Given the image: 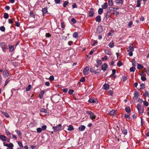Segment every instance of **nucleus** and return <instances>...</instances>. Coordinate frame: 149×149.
<instances>
[{"instance_id":"obj_36","label":"nucleus","mask_w":149,"mask_h":149,"mask_svg":"<svg viewBox=\"0 0 149 149\" xmlns=\"http://www.w3.org/2000/svg\"><path fill=\"white\" fill-rule=\"evenodd\" d=\"M9 15L7 13H4L3 17L5 19H7L8 18Z\"/></svg>"},{"instance_id":"obj_16","label":"nucleus","mask_w":149,"mask_h":149,"mask_svg":"<svg viewBox=\"0 0 149 149\" xmlns=\"http://www.w3.org/2000/svg\"><path fill=\"white\" fill-rule=\"evenodd\" d=\"M96 21L98 22H100L101 21V17L100 15L97 16L95 19Z\"/></svg>"},{"instance_id":"obj_30","label":"nucleus","mask_w":149,"mask_h":149,"mask_svg":"<svg viewBox=\"0 0 149 149\" xmlns=\"http://www.w3.org/2000/svg\"><path fill=\"white\" fill-rule=\"evenodd\" d=\"M143 68V66L141 65L138 64L137 66V68L139 69H141Z\"/></svg>"},{"instance_id":"obj_48","label":"nucleus","mask_w":149,"mask_h":149,"mask_svg":"<svg viewBox=\"0 0 149 149\" xmlns=\"http://www.w3.org/2000/svg\"><path fill=\"white\" fill-rule=\"evenodd\" d=\"M47 128V126L45 125H44L42 127L41 129L42 130H46Z\"/></svg>"},{"instance_id":"obj_62","label":"nucleus","mask_w":149,"mask_h":149,"mask_svg":"<svg viewBox=\"0 0 149 149\" xmlns=\"http://www.w3.org/2000/svg\"><path fill=\"white\" fill-rule=\"evenodd\" d=\"M140 86L141 88L143 89L144 88H145V84H143L142 83L140 84Z\"/></svg>"},{"instance_id":"obj_35","label":"nucleus","mask_w":149,"mask_h":149,"mask_svg":"<svg viewBox=\"0 0 149 149\" xmlns=\"http://www.w3.org/2000/svg\"><path fill=\"white\" fill-rule=\"evenodd\" d=\"M69 2L68 1H65L63 4V7L65 8L67 6V5L68 4Z\"/></svg>"},{"instance_id":"obj_44","label":"nucleus","mask_w":149,"mask_h":149,"mask_svg":"<svg viewBox=\"0 0 149 149\" xmlns=\"http://www.w3.org/2000/svg\"><path fill=\"white\" fill-rule=\"evenodd\" d=\"M97 64L100 65L102 64V62L101 60L99 59H97Z\"/></svg>"},{"instance_id":"obj_55","label":"nucleus","mask_w":149,"mask_h":149,"mask_svg":"<svg viewBox=\"0 0 149 149\" xmlns=\"http://www.w3.org/2000/svg\"><path fill=\"white\" fill-rule=\"evenodd\" d=\"M8 148H12L13 147V143H10L8 144Z\"/></svg>"},{"instance_id":"obj_32","label":"nucleus","mask_w":149,"mask_h":149,"mask_svg":"<svg viewBox=\"0 0 149 149\" xmlns=\"http://www.w3.org/2000/svg\"><path fill=\"white\" fill-rule=\"evenodd\" d=\"M9 48L10 52H12L14 50V46H9Z\"/></svg>"},{"instance_id":"obj_51","label":"nucleus","mask_w":149,"mask_h":149,"mask_svg":"<svg viewBox=\"0 0 149 149\" xmlns=\"http://www.w3.org/2000/svg\"><path fill=\"white\" fill-rule=\"evenodd\" d=\"M123 132L125 135H126L127 132V130L126 129H124L123 131Z\"/></svg>"},{"instance_id":"obj_17","label":"nucleus","mask_w":149,"mask_h":149,"mask_svg":"<svg viewBox=\"0 0 149 149\" xmlns=\"http://www.w3.org/2000/svg\"><path fill=\"white\" fill-rule=\"evenodd\" d=\"M116 111L115 110H112L109 113V115L113 116L115 114Z\"/></svg>"},{"instance_id":"obj_41","label":"nucleus","mask_w":149,"mask_h":149,"mask_svg":"<svg viewBox=\"0 0 149 149\" xmlns=\"http://www.w3.org/2000/svg\"><path fill=\"white\" fill-rule=\"evenodd\" d=\"M122 65V63L120 61H118L117 63V65L118 66L120 67Z\"/></svg>"},{"instance_id":"obj_64","label":"nucleus","mask_w":149,"mask_h":149,"mask_svg":"<svg viewBox=\"0 0 149 149\" xmlns=\"http://www.w3.org/2000/svg\"><path fill=\"white\" fill-rule=\"evenodd\" d=\"M15 26L17 27H19L20 26V24L18 22L16 21L15 22Z\"/></svg>"},{"instance_id":"obj_4","label":"nucleus","mask_w":149,"mask_h":149,"mask_svg":"<svg viewBox=\"0 0 149 149\" xmlns=\"http://www.w3.org/2000/svg\"><path fill=\"white\" fill-rule=\"evenodd\" d=\"M62 127V125L61 124H59L55 126H53V128L54 129V132H57L61 130Z\"/></svg>"},{"instance_id":"obj_47","label":"nucleus","mask_w":149,"mask_h":149,"mask_svg":"<svg viewBox=\"0 0 149 149\" xmlns=\"http://www.w3.org/2000/svg\"><path fill=\"white\" fill-rule=\"evenodd\" d=\"M132 64L133 66H136V62L134 59H133L132 61Z\"/></svg>"},{"instance_id":"obj_1","label":"nucleus","mask_w":149,"mask_h":149,"mask_svg":"<svg viewBox=\"0 0 149 149\" xmlns=\"http://www.w3.org/2000/svg\"><path fill=\"white\" fill-rule=\"evenodd\" d=\"M0 47L1 48L3 51L4 52H6V50L8 49L7 45L3 42H0Z\"/></svg>"},{"instance_id":"obj_21","label":"nucleus","mask_w":149,"mask_h":149,"mask_svg":"<svg viewBox=\"0 0 149 149\" xmlns=\"http://www.w3.org/2000/svg\"><path fill=\"white\" fill-rule=\"evenodd\" d=\"M125 110L127 113H129L131 111L130 108L129 107H126L125 108Z\"/></svg>"},{"instance_id":"obj_8","label":"nucleus","mask_w":149,"mask_h":149,"mask_svg":"<svg viewBox=\"0 0 149 149\" xmlns=\"http://www.w3.org/2000/svg\"><path fill=\"white\" fill-rule=\"evenodd\" d=\"M88 12L90 17H92L94 15L93 8H91L90 10L88 11Z\"/></svg>"},{"instance_id":"obj_6","label":"nucleus","mask_w":149,"mask_h":149,"mask_svg":"<svg viewBox=\"0 0 149 149\" xmlns=\"http://www.w3.org/2000/svg\"><path fill=\"white\" fill-rule=\"evenodd\" d=\"M129 50H127L129 52L128 54L130 56H132L133 55L132 52L134 51V47L131 46L129 47Z\"/></svg>"},{"instance_id":"obj_39","label":"nucleus","mask_w":149,"mask_h":149,"mask_svg":"<svg viewBox=\"0 0 149 149\" xmlns=\"http://www.w3.org/2000/svg\"><path fill=\"white\" fill-rule=\"evenodd\" d=\"M40 112H41L46 113L47 112V110L46 109H45L44 108H41L40 109Z\"/></svg>"},{"instance_id":"obj_10","label":"nucleus","mask_w":149,"mask_h":149,"mask_svg":"<svg viewBox=\"0 0 149 149\" xmlns=\"http://www.w3.org/2000/svg\"><path fill=\"white\" fill-rule=\"evenodd\" d=\"M103 29L101 26H98L97 28L96 32L97 33H100L102 31Z\"/></svg>"},{"instance_id":"obj_9","label":"nucleus","mask_w":149,"mask_h":149,"mask_svg":"<svg viewBox=\"0 0 149 149\" xmlns=\"http://www.w3.org/2000/svg\"><path fill=\"white\" fill-rule=\"evenodd\" d=\"M107 65L106 63H104V64L102 65L101 69L102 70L105 71L106 70V69L107 68Z\"/></svg>"},{"instance_id":"obj_28","label":"nucleus","mask_w":149,"mask_h":149,"mask_svg":"<svg viewBox=\"0 0 149 149\" xmlns=\"http://www.w3.org/2000/svg\"><path fill=\"white\" fill-rule=\"evenodd\" d=\"M103 12V9L102 8H100L98 10V13L99 15L101 14Z\"/></svg>"},{"instance_id":"obj_13","label":"nucleus","mask_w":149,"mask_h":149,"mask_svg":"<svg viewBox=\"0 0 149 149\" xmlns=\"http://www.w3.org/2000/svg\"><path fill=\"white\" fill-rule=\"evenodd\" d=\"M45 93V90H42L41 91L39 95V97L41 99L44 95Z\"/></svg>"},{"instance_id":"obj_60","label":"nucleus","mask_w":149,"mask_h":149,"mask_svg":"<svg viewBox=\"0 0 149 149\" xmlns=\"http://www.w3.org/2000/svg\"><path fill=\"white\" fill-rule=\"evenodd\" d=\"M143 103L144 105L145 106H148V103L146 101H143Z\"/></svg>"},{"instance_id":"obj_25","label":"nucleus","mask_w":149,"mask_h":149,"mask_svg":"<svg viewBox=\"0 0 149 149\" xmlns=\"http://www.w3.org/2000/svg\"><path fill=\"white\" fill-rule=\"evenodd\" d=\"M109 46L111 48L113 47H114V43L113 41H111L109 44Z\"/></svg>"},{"instance_id":"obj_5","label":"nucleus","mask_w":149,"mask_h":149,"mask_svg":"<svg viewBox=\"0 0 149 149\" xmlns=\"http://www.w3.org/2000/svg\"><path fill=\"white\" fill-rule=\"evenodd\" d=\"M86 113L90 115L91 118L92 120L95 119L96 118V116L93 112L91 111H86Z\"/></svg>"},{"instance_id":"obj_12","label":"nucleus","mask_w":149,"mask_h":149,"mask_svg":"<svg viewBox=\"0 0 149 149\" xmlns=\"http://www.w3.org/2000/svg\"><path fill=\"white\" fill-rule=\"evenodd\" d=\"M110 86L108 84L105 83L103 85V88L105 90H108Z\"/></svg>"},{"instance_id":"obj_43","label":"nucleus","mask_w":149,"mask_h":149,"mask_svg":"<svg viewBox=\"0 0 149 149\" xmlns=\"http://www.w3.org/2000/svg\"><path fill=\"white\" fill-rule=\"evenodd\" d=\"M124 116L126 118L130 119V115L128 113L125 114Z\"/></svg>"},{"instance_id":"obj_54","label":"nucleus","mask_w":149,"mask_h":149,"mask_svg":"<svg viewBox=\"0 0 149 149\" xmlns=\"http://www.w3.org/2000/svg\"><path fill=\"white\" fill-rule=\"evenodd\" d=\"M100 71H101V70L100 69H97L96 70H95L94 73L95 74L99 73H100Z\"/></svg>"},{"instance_id":"obj_57","label":"nucleus","mask_w":149,"mask_h":149,"mask_svg":"<svg viewBox=\"0 0 149 149\" xmlns=\"http://www.w3.org/2000/svg\"><path fill=\"white\" fill-rule=\"evenodd\" d=\"M143 95L146 96H148L149 95L148 92L147 91H146L145 92V93Z\"/></svg>"},{"instance_id":"obj_59","label":"nucleus","mask_w":149,"mask_h":149,"mask_svg":"<svg viewBox=\"0 0 149 149\" xmlns=\"http://www.w3.org/2000/svg\"><path fill=\"white\" fill-rule=\"evenodd\" d=\"M49 79L50 80L52 81L54 80V77L53 76H51L49 78Z\"/></svg>"},{"instance_id":"obj_61","label":"nucleus","mask_w":149,"mask_h":149,"mask_svg":"<svg viewBox=\"0 0 149 149\" xmlns=\"http://www.w3.org/2000/svg\"><path fill=\"white\" fill-rule=\"evenodd\" d=\"M61 26L63 30L65 26L64 22H63L61 23Z\"/></svg>"},{"instance_id":"obj_53","label":"nucleus","mask_w":149,"mask_h":149,"mask_svg":"<svg viewBox=\"0 0 149 149\" xmlns=\"http://www.w3.org/2000/svg\"><path fill=\"white\" fill-rule=\"evenodd\" d=\"M74 91L72 89H70L68 91V93L70 94H72L74 93Z\"/></svg>"},{"instance_id":"obj_45","label":"nucleus","mask_w":149,"mask_h":149,"mask_svg":"<svg viewBox=\"0 0 149 149\" xmlns=\"http://www.w3.org/2000/svg\"><path fill=\"white\" fill-rule=\"evenodd\" d=\"M127 79V77L125 76L124 75L123 76L122 79L123 81H125Z\"/></svg>"},{"instance_id":"obj_3","label":"nucleus","mask_w":149,"mask_h":149,"mask_svg":"<svg viewBox=\"0 0 149 149\" xmlns=\"http://www.w3.org/2000/svg\"><path fill=\"white\" fill-rule=\"evenodd\" d=\"M2 75L4 77L6 78L9 76H10L11 75L9 71L6 69L3 71Z\"/></svg>"},{"instance_id":"obj_11","label":"nucleus","mask_w":149,"mask_h":149,"mask_svg":"<svg viewBox=\"0 0 149 149\" xmlns=\"http://www.w3.org/2000/svg\"><path fill=\"white\" fill-rule=\"evenodd\" d=\"M96 101H97L96 98H90L88 100V102L90 103H92L94 102L96 103Z\"/></svg>"},{"instance_id":"obj_14","label":"nucleus","mask_w":149,"mask_h":149,"mask_svg":"<svg viewBox=\"0 0 149 149\" xmlns=\"http://www.w3.org/2000/svg\"><path fill=\"white\" fill-rule=\"evenodd\" d=\"M0 139L3 141H6V137L3 135H0Z\"/></svg>"},{"instance_id":"obj_26","label":"nucleus","mask_w":149,"mask_h":149,"mask_svg":"<svg viewBox=\"0 0 149 149\" xmlns=\"http://www.w3.org/2000/svg\"><path fill=\"white\" fill-rule=\"evenodd\" d=\"M42 11L43 14H45L47 13V9L46 8H45L42 9Z\"/></svg>"},{"instance_id":"obj_29","label":"nucleus","mask_w":149,"mask_h":149,"mask_svg":"<svg viewBox=\"0 0 149 149\" xmlns=\"http://www.w3.org/2000/svg\"><path fill=\"white\" fill-rule=\"evenodd\" d=\"M95 67H91L90 68V70L91 72H93H93L95 73Z\"/></svg>"},{"instance_id":"obj_38","label":"nucleus","mask_w":149,"mask_h":149,"mask_svg":"<svg viewBox=\"0 0 149 149\" xmlns=\"http://www.w3.org/2000/svg\"><path fill=\"white\" fill-rule=\"evenodd\" d=\"M31 85H29L26 88V91H29L31 89Z\"/></svg>"},{"instance_id":"obj_37","label":"nucleus","mask_w":149,"mask_h":149,"mask_svg":"<svg viewBox=\"0 0 149 149\" xmlns=\"http://www.w3.org/2000/svg\"><path fill=\"white\" fill-rule=\"evenodd\" d=\"M14 19V18L12 19H9L8 20V22L10 24H12L13 23V21Z\"/></svg>"},{"instance_id":"obj_24","label":"nucleus","mask_w":149,"mask_h":149,"mask_svg":"<svg viewBox=\"0 0 149 149\" xmlns=\"http://www.w3.org/2000/svg\"><path fill=\"white\" fill-rule=\"evenodd\" d=\"M105 52L106 54L109 55H110L111 54V52L109 49L105 50Z\"/></svg>"},{"instance_id":"obj_23","label":"nucleus","mask_w":149,"mask_h":149,"mask_svg":"<svg viewBox=\"0 0 149 149\" xmlns=\"http://www.w3.org/2000/svg\"><path fill=\"white\" fill-rule=\"evenodd\" d=\"M110 12L108 11L107 12L106 15L105 16L106 19H107L109 17H110Z\"/></svg>"},{"instance_id":"obj_50","label":"nucleus","mask_w":149,"mask_h":149,"mask_svg":"<svg viewBox=\"0 0 149 149\" xmlns=\"http://www.w3.org/2000/svg\"><path fill=\"white\" fill-rule=\"evenodd\" d=\"M30 16L31 17H35V15L32 11H31L30 13Z\"/></svg>"},{"instance_id":"obj_42","label":"nucleus","mask_w":149,"mask_h":149,"mask_svg":"<svg viewBox=\"0 0 149 149\" xmlns=\"http://www.w3.org/2000/svg\"><path fill=\"white\" fill-rule=\"evenodd\" d=\"M108 3L109 5L110 6H112L113 5L112 0H109Z\"/></svg>"},{"instance_id":"obj_52","label":"nucleus","mask_w":149,"mask_h":149,"mask_svg":"<svg viewBox=\"0 0 149 149\" xmlns=\"http://www.w3.org/2000/svg\"><path fill=\"white\" fill-rule=\"evenodd\" d=\"M71 21L73 24H75L76 23V21L74 18H72L71 19Z\"/></svg>"},{"instance_id":"obj_22","label":"nucleus","mask_w":149,"mask_h":149,"mask_svg":"<svg viewBox=\"0 0 149 149\" xmlns=\"http://www.w3.org/2000/svg\"><path fill=\"white\" fill-rule=\"evenodd\" d=\"M116 73V70L113 69L112 70V74L111 75L113 76V77L114 78H115L116 77V76L115 75V74Z\"/></svg>"},{"instance_id":"obj_40","label":"nucleus","mask_w":149,"mask_h":149,"mask_svg":"<svg viewBox=\"0 0 149 149\" xmlns=\"http://www.w3.org/2000/svg\"><path fill=\"white\" fill-rule=\"evenodd\" d=\"M36 130L37 132L38 133H41L42 131L41 128L40 127L37 128Z\"/></svg>"},{"instance_id":"obj_2","label":"nucleus","mask_w":149,"mask_h":149,"mask_svg":"<svg viewBox=\"0 0 149 149\" xmlns=\"http://www.w3.org/2000/svg\"><path fill=\"white\" fill-rule=\"evenodd\" d=\"M136 108L138 109L139 113L140 114H142L144 112V108L143 107H142L139 104L137 105Z\"/></svg>"},{"instance_id":"obj_20","label":"nucleus","mask_w":149,"mask_h":149,"mask_svg":"<svg viewBox=\"0 0 149 149\" xmlns=\"http://www.w3.org/2000/svg\"><path fill=\"white\" fill-rule=\"evenodd\" d=\"M74 129L73 126L72 125H70L68 126V131H72Z\"/></svg>"},{"instance_id":"obj_49","label":"nucleus","mask_w":149,"mask_h":149,"mask_svg":"<svg viewBox=\"0 0 149 149\" xmlns=\"http://www.w3.org/2000/svg\"><path fill=\"white\" fill-rule=\"evenodd\" d=\"M3 113L4 116L7 118H8L9 117L8 114L6 112H3Z\"/></svg>"},{"instance_id":"obj_7","label":"nucleus","mask_w":149,"mask_h":149,"mask_svg":"<svg viewBox=\"0 0 149 149\" xmlns=\"http://www.w3.org/2000/svg\"><path fill=\"white\" fill-rule=\"evenodd\" d=\"M89 70V68L88 66L85 67L83 70V74L85 75H87L88 74V71Z\"/></svg>"},{"instance_id":"obj_33","label":"nucleus","mask_w":149,"mask_h":149,"mask_svg":"<svg viewBox=\"0 0 149 149\" xmlns=\"http://www.w3.org/2000/svg\"><path fill=\"white\" fill-rule=\"evenodd\" d=\"M134 97H136V98L138 97L139 95V94L137 92V91H134Z\"/></svg>"},{"instance_id":"obj_27","label":"nucleus","mask_w":149,"mask_h":149,"mask_svg":"<svg viewBox=\"0 0 149 149\" xmlns=\"http://www.w3.org/2000/svg\"><path fill=\"white\" fill-rule=\"evenodd\" d=\"M137 4L136 5V7H139L141 5L140 3L141 1V0H136Z\"/></svg>"},{"instance_id":"obj_15","label":"nucleus","mask_w":149,"mask_h":149,"mask_svg":"<svg viewBox=\"0 0 149 149\" xmlns=\"http://www.w3.org/2000/svg\"><path fill=\"white\" fill-rule=\"evenodd\" d=\"M86 128V127L84 125H82L79 127V129L80 131H84Z\"/></svg>"},{"instance_id":"obj_46","label":"nucleus","mask_w":149,"mask_h":149,"mask_svg":"<svg viewBox=\"0 0 149 149\" xmlns=\"http://www.w3.org/2000/svg\"><path fill=\"white\" fill-rule=\"evenodd\" d=\"M5 30V27L4 26H1L0 28V30L3 32Z\"/></svg>"},{"instance_id":"obj_19","label":"nucleus","mask_w":149,"mask_h":149,"mask_svg":"<svg viewBox=\"0 0 149 149\" xmlns=\"http://www.w3.org/2000/svg\"><path fill=\"white\" fill-rule=\"evenodd\" d=\"M73 36L74 38H77L79 37L78 33L77 32H75L73 35Z\"/></svg>"},{"instance_id":"obj_63","label":"nucleus","mask_w":149,"mask_h":149,"mask_svg":"<svg viewBox=\"0 0 149 149\" xmlns=\"http://www.w3.org/2000/svg\"><path fill=\"white\" fill-rule=\"evenodd\" d=\"M72 7L73 8H77V5L75 3H73L72 5Z\"/></svg>"},{"instance_id":"obj_18","label":"nucleus","mask_w":149,"mask_h":149,"mask_svg":"<svg viewBox=\"0 0 149 149\" xmlns=\"http://www.w3.org/2000/svg\"><path fill=\"white\" fill-rule=\"evenodd\" d=\"M107 3H105L102 6V9H105L107 7Z\"/></svg>"},{"instance_id":"obj_34","label":"nucleus","mask_w":149,"mask_h":149,"mask_svg":"<svg viewBox=\"0 0 149 149\" xmlns=\"http://www.w3.org/2000/svg\"><path fill=\"white\" fill-rule=\"evenodd\" d=\"M135 68L134 66L130 68V71L131 72H134L135 71Z\"/></svg>"},{"instance_id":"obj_58","label":"nucleus","mask_w":149,"mask_h":149,"mask_svg":"<svg viewBox=\"0 0 149 149\" xmlns=\"http://www.w3.org/2000/svg\"><path fill=\"white\" fill-rule=\"evenodd\" d=\"M10 81V80L8 78L7 79L6 81L5 84V86H6L7 84Z\"/></svg>"},{"instance_id":"obj_31","label":"nucleus","mask_w":149,"mask_h":149,"mask_svg":"<svg viewBox=\"0 0 149 149\" xmlns=\"http://www.w3.org/2000/svg\"><path fill=\"white\" fill-rule=\"evenodd\" d=\"M15 131L20 137L21 136L22 134L20 131L18 130H16Z\"/></svg>"},{"instance_id":"obj_56","label":"nucleus","mask_w":149,"mask_h":149,"mask_svg":"<svg viewBox=\"0 0 149 149\" xmlns=\"http://www.w3.org/2000/svg\"><path fill=\"white\" fill-rule=\"evenodd\" d=\"M17 143H18V145L20 147H21V148H23V144L21 142H17Z\"/></svg>"}]
</instances>
